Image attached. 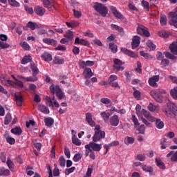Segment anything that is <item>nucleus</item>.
I'll return each instance as SVG.
<instances>
[{"label":"nucleus","mask_w":177,"mask_h":177,"mask_svg":"<svg viewBox=\"0 0 177 177\" xmlns=\"http://www.w3.org/2000/svg\"><path fill=\"white\" fill-rule=\"evenodd\" d=\"M145 118H147V121H149L150 122H156V127L158 129H162L164 128V122L162 121L161 119H156L154 116H152L150 113L145 109L142 111Z\"/></svg>","instance_id":"obj_1"},{"label":"nucleus","mask_w":177,"mask_h":177,"mask_svg":"<svg viewBox=\"0 0 177 177\" xmlns=\"http://www.w3.org/2000/svg\"><path fill=\"white\" fill-rule=\"evenodd\" d=\"M50 91L53 95L56 93V96L59 99V100H62V99H66V95L62 92V89H60V86L52 84L50 86Z\"/></svg>","instance_id":"obj_2"},{"label":"nucleus","mask_w":177,"mask_h":177,"mask_svg":"<svg viewBox=\"0 0 177 177\" xmlns=\"http://www.w3.org/2000/svg\"><path fill=\"white\" fill-rule=\"evenodd\" d=\"M12 78L15 82H12L10 80H6V81L1 80L2 84L4 85H6L7 86H10V85H12L13 86H15V88H21L23 86V82L19 79L16 78L14 75H12Z\"/></svg>","instance_id":"obj_3"},{"label":"nucleus","mask_w":177,"mask_h":177,"mask_svg":"<svg viewBox=\"0 0 177 177\" xmlns=\"http://www.w3.org/2000/svg\"><path fill=\"white\" fill-rule=\"evenodd\" d=\"M143 110L146 109H142V106L140 104H137L136 106V114H137L138 117L142 120L143 124H145L149 128H151V123L142 116L143 115V113L142 112Z\"/></svg>","instance_id":"obj_4"},{"label":"nucleus","mask_w":177,"mask_h":177,"mask_svg":"<svg viewBox=\"0 0 177 177\" xmlns=\"http://www.w3.org/2000/svg\"><path fill=\"white\" fill-rule=\"evenodd\" d=\"M94 9L96 12H98L102 17H106L109 13V10L107 7L100 3H95L94 5Z\"/></svg>","instance_id":"obj_5"},{"label":"nucleus","mask_w":177,"mask_h":177,"mask_svg":"<svg viewBox=\"0 0 177 177\" xmlns=\"http://www.w3.org/2000/svg\"><path fill=\"white\" fill-rule=\"evenodd\" d=\"M169 17L171 19L169 21V25L174 26V27L177 28V7L169 13Z\"/></svg>","instance_id":"obj_6"},{"label":"nucleus","mask_w":177,"mask_h":177,"mask_svg":"<svg viewBox=\"0 0 177 177\" xmlns=\"http://www.w3.org/2000/svg\"><path fill=\"white\" fill-rule=\"evenodd\" d=\"M45 100L46 104L49 106V107H60V104H59V102L57 100H56L55 96H53L52 98H50L49 96H46Z\"/></svg>","instance_id":"obj_7"},{"label":"nucleus","mask_w":177,"mask_h":177,"mask_svg":"<svg viewBox=\"0 0 177 177\" xmlns=\"http://www.w3.org/2000/svg\"><path fill=\"white\" fill-rule=\"evenodd\" d=\"M124 62L119 59H115L113 61V70L116 71H124Z\"/></svg>","instance_id":"obj_8"},{"label":"nucleus","mask_w":177,"mask_h":177,"mask_svg":"<svg viewBox=\"0 0 177 177\" xmlns=\"http://www.w3.org/2000/svg\"><path fill=\"white\" fill-rule=\"evenodd\" d=\"M158 81H160V75H153L149 79L148 84L150 86H152V88H158V84L157 83Z\"/></svg>","instance_id":"obj_9"},{"label":"nucleus","mask_w":177,"mask_h":177,"mask_svg":"<svg viewBox=\"0 0 177 177\" xmlns=\"http://www.w3.org/2000/svg\"><path fill=\"white\" fill-rule=\"evenodd\" d=\"M106 133L104 131H95L93 136V142H99L100 139H104Z\"/></svg>","instance_id":"obj_10"},{"label":"nucleus","mask_w":177,"mask_h":177,"mask_svg":"<svg viewBox=\"0 0 177 177\" xmlns=\"http://www.w3.org/2000/svg\"><path fill=\"white\" fill-rule=\"evenodd\" d=\"M137 32L139 35H143L144 37H150V32L146 29L143 26H139L137 28Z\"/></svg>","instance_id":"obj_11"},{"label":"nucleus","mask_w":177,"mask_h":177,"mask_svg":"<svg viewBox=\"0 0 177 177\" xmlns=\"http://www.w3.org/2000/svg\"><path fill=\"white\" fill-rule=\"evenodd\" d=\"M150 95L156 100V102L162 103V96L160 95V93L156 90L151 91Z\"/></svg>","instance_id":"obj_12"},{"label":"nucleus","mask_w":177,"mask_h":177,"mask_svg":"<svg viewBox=\"0 0 177 177\" xmlns=\"http://www.w3.org/2000/svg\"><path fill=\"white\" fill-rule=\"evenodd\" d=\"M109 122L112 127H118L120 124V117L117 115H113L110 118Z\"/></svg>","instance_id":"obj_13"},{"label":"nucleus","mask_w":177,"mask_h":177,"mask_svg":"<svg viewBox=\"0 0 177 177\" xmlns=\"http://www.w3.org/2000/svg\"><path fill=\"white\" fill-rule=\"evenodd\" d=\"M15 97L16 101V104L19 106V107H21L23 106V95L21 93L17 92L15 93Z\"/></svg>","instance_id":"obj_14"},{"label":"nucleus","mask_w":177,"mask_h":177,"mask_svg":"<svg viewBox=\"0 0 177 177\" xmlns=\"http://www.w3.org/2000/svg\"><path fill=\"white\" fill-rule=\"evenodd\" d=\"M121 53L129 56L130 57H133V59H136V57H138V55H136V53L131 50L127 49L126 48H122Z\"/></svg>","instance_id":"obj_15"},{"label":"nucleus","mask_w":177,"mask_h":177,"mask_svg":"<svg viewBox=\"0 0 177 177\" xmlns=\"http://www.w3.org/2000/svg\"><path fill=\"white\" fill-rule=\"evenodd\" d=\"M109 8L116 19H124V16L117 10V8L113 6H111Z\"/></svg>","instance_id":"obj_16"},{"label":"nucleus","mask_w":177,"mask_h":177,"mask_svg":"<svg viewBox=\"0 0 177 177\" xmlns=\"http://www.w3.org/2000/svg\"><path fill=\"white\" fill-rule=\"evenodd\" d=\"M18 78H19V80H22V81H26V82H35L36 81H38V77L37 75H32L28 77H25L21 75L18 76Z\"/></svg>","instance_id":"obj_17"},{"label":"nucleus","mask_w":177,"mask_h":177,"mask_svg":"<svg viewBox=\"0 0 177 177\" xmlns=\"http://www.w3.org/2000/svg\"><path fill=\"white\" fill-rule=\"evenodd\" d=\"M34 12L36 15H37V16L42 17L44 15H45V12H46V10H45L44 7L36 6L34 8Z\"/></svg>","instance_id":"obj_18"},{"label":"nucleus","mask_w":177,"mask_h":177,"mask_svg":"<svg viewBox=\"0 0 177 177\" xmlns=\"http://www.w3.org/2000/svg\"><path fill=\"white\" fill-rule=\"evenodd\" d=\"M140 45V37L134 36L131 42L132 49H136Z\"/></svg>","instance_id":"obj_19"},{"label":"nucleus","mask_w":177,"mask_h":177,"mask_svg":"<svg viewBox=\"0 0 177 177\" xmlns=\"http://www.w3.org/2000/svg\"><path fill=\"white\" fill-rule=\"evenodd\" d=\"M167 158H170V160L172 162L177 161V151H171L169 153L167 154Z\"/></svg>","instance_id":"obj_20"},{"label":"nucleus","mask_w":177,"mask_h":177,"mask_svg":"<svg viewBox=\"0 0 177 177\" xmlns=\"http://www.w3.org/2000/svg\"><path fill=\"white\" fill-rule=\"evenodd\" d=\"M43 42L44 44H46V45H51L52 46H56L57 45V41L50 38H44Z\"/></svg>","instance_id":"obj_21"},{"label":"nucleus","mask_w":177,"mask_h":177,"mask_svg":"<svg viewBox=\"0 0 177 177\" xmlns=\"http://www.w3.org/2000/svg\"><path fill=\"white\" fill-rule=\"evenodd\" d=\"M86 121L88 122V125H90V127H95V125H96V123L92 119V114L89 113L86 114Z\"/></svg>","instance_id":"obj_22"},{"label":"nucleus","mask_w":177,"mask_h":177,"mask_svg":"<svg viewBox=\"0 0 177 177\" xmlns=\"http://www.w3.org/2000/svg\"><path fill=\"white\" fill-rule=\"evenodd\" d=\"M30 68L32 72V75H38L39 73V69H38V67L35 65L34 62H30Z\"/></svg>","instance_id":"obj_23"},{"label":"nucleus","mask_w":177,"mask_h":177,"mask_svg":"<svg viewBox=\"0 0 177 177\" xmlns=\"http://www.w3.org/2000/svg\"><path fill=\"white\" fill-rule=\"evenodd\" d=\"M120 145V142L118 141H113L109 144H106L104 147L106 149V152L104 154H107V151L110 149L111 147H114V146H118Z\"/></svg>","instance_id":"obj_24"},{"label":"nucleus","mask_w":177,"mask_h":177,"mask_svg":"<svg viewBox=\"0 0 177 177\" xmlns=\"http://www.w3.org/2000/svg\"><path fill=\"white\" fill-rule=\"evenodd\" d=\"M91 148L94 151H100V150H102V144L91 142Z\"/></svg>","instance_id":"obj_25"},{"label":"nucleus","mask_w":177,"mask_h":177,"mask_svg":"<svg viewBox=\"0 0 177 177\" xmlns=\"http://www.w3.org/2000/svg\"><path fill=\"white\" fill-rule=\"evenodd\" d=\"M169 49L173 53V55H176L177 56V41H174L170 46Z\"/></svg>","instance_id":"obj_26"},{"label":"nucleus","mask_w":177,"mask_h":177,"mask_svg":"<svg viewBox=\"0 0 177 177\" xmlns=\"http://www.w3.org/2000/svg\"><path fill=\"white\" fill-rule=\"evenodd\" d=\"M41 59L45 62H52V55L48 53H44L41 55Z\"/></svg>","instance_id":"obj_27"},{"label":"nucleus","mask_w":177,"mask_h":177,"mask_svg":"<svg viewBox=\"0 0 177 177\" xmlns=\"http://www.w3.org/2000/svg\"><path fill=\"white\" fill-rule=\"evenodd\" d=\"M67 27L68 28H75V27H78L80 26V23L77 21H71V22L66 23Z\"/></svg>","instance_id":"obj_28"},{"label":"nucleus","mask_w":177,"mask_h":177,"mask_svg":"<svg viewBox=\"0 0 177 177\" xmlns=\"http://www.w3.org/2000/svg\"><path fill=\"white\" fill-rule=\"evenodd\" d=\"M84 78H91V77H93V73H92V69L89 68L84 69Z\"/></svg>","instance_id":"obj_29"},{"label":"nucleus","mask_w":177,"mask_h":177,"mask_svg":"<svg viewBox=\"0 0 177 177\" xmlns=\"http://www.w3.org/2000/svg\"><path fill=\"white\" fill-rule=\"evenodd\" d=\"M32 57L30 55H26L21 61V64H27V63H32Z\"/></svg>","instance_id":"obj_30"},{"label":"nucleus","mask_w":177,"mask_h":177,"mask_svg":"<svg viewBox=\"0 0 177 177\" xmlns=\"http://www.w3.org/2000/svg\"><path fill=\"white\" fill-rule=\"evenodd\" d=\"M10 175V171L5 167L0 169V176H9Z\"/></svg>","instance_id":"obj_31"},{"label":"nucleus","mask_w":177,"mask_h":177,"mask_svg":"<svg viewBox=\"0 0 177 177\" xmlns=\"http://www.w3.org/2000/svg\"><path fill=\"white\" fill-rule=\"evenodd\" d=\"M148 109L149 111H151L152 113L154 111H160V106L158 105H154L151 103L149 104Z\"/></svg>","instance_id":"obj_32"},{"label":"nucleus","mask_w":177,"mask_h":177,"mask_svg":"<svg viewBox=\"0 0 177 177\" xmlns=\"http://www.w3.org/2000/svg\"><path fill=\"white\" fill-rule=\"evenodd\" d=\"M44 122H45L46 127H52V125H53V122H55V121L52 118H46L44 119Z\"/></svg>","instance_id":"obj_33"},{"label":"nucleus","mask_w":177,"mask_h":177,"mask_svg":"<svg viewBox=\"0 0 177 177\" xmlns=\"http://www.w3.org/2000/svg\"><path fill=\"white\" fill-rule=\"evenodd\" d=\"M156 165H158L160 168V169H165V165L164 164V162H162V160H161V159L156 158Z\"/></svg>","instance_id":"obj_34"},{"label":"nucleus","mask_w":177,"mask_h":177,"mask_svg":"<svg viewBox=\"0 0 177 177\" xmlns=\"http://www.w3.org/2000/svg\"><path fill=\"white\" fill-rule=\"evenodd\" d=\"M10 121H12V115L10 114V113H8L5 116L4 124L9 125Z\"/></svg>","instance_id":"obj_35"},{"label":"nucleus","mask_w":177,"mask_h":177,"mask_svg":"<svg viewBox=\"0 0 177 177\" xmlns=\"http://www.w3.org/2000/svg\"><path fill=\"white\" fill-rule=\"evenodd\" d=\"M39 110L44 114H49V109L45 105H39Z\"/></svg>","instance_id":"obj_36"},{"label":"nucleus","mask_w":177,"mask_h":177,"mask_svg":"<svg viewBox=\"0 0 177 177\" xmlns=\"http://www.w3.org/2000/svg\"><path fill=\"white\" fill-rule=\"evenodd\" d=\"M12 133H14V135H21V132L23 131L21 130V128L19 127H16L15 128L11 129Z\"/></svg>","instance_id":"obj_37"},{"label":"nucleus","mask_w":177,"mask_h":177,"mask_svg":"<svg viewBox=\"0 0 177 177\" xmlns=\"http://www.w3.org/2000/svg\"><path fill=\"white\" fill-rule=\"evenodd\" d=\"M100 115L104 122H109V118H110V113H107L106 112H102L100 113Z\"/></svg>","instance_id":"obj_38"},{"label":"nucleus","mask_w":177,"mask_h":177,"mask_svg":"<svg viewBox=\"0 0 177 177\" xmlns=\"http://www.w3.org/2000/svg\"><path fill=\"white\" fill-rule=\"evenodd\" d=\"M167 106H169L170 111L174 114V115H177V107L174 104H168Z\"/></svg>","instance_id":"obj_39"},{"label":"nucleus","mask_w":177,"mask_h":177,"mask_svg":"<svg viewBox=\"0 0 177 177\" xmlns=\"http://www.w3.org/2000/svg\"><path fill=\"white\" fill-rule=\"evenodd\" d=\"M159 37H162V38H168L169 36V33L165 30H160L158 32Z\"/></svg>","instance_id":"obj_40"},{"label":"nucleus","mask_w":177,"mask_h":177,"mask_svg":"<svg viewBox=\"0 0 177 177\" xmlns=\"http://www.w3.org/2000/svg\"><path fill=\"white\" fill-rule=\"evenodd\" d=\"M92 172H93V167L92 166H88L86 174L84 176V177L92 176Z\"/></svg>","instance_id":"obj_41"},{"label":"nucleus","mask_w":177,"mask_h":177,"mask_svg":"<svg viewBox=\"0 0 177 177\" xmlns=\"http://www.w3.org/2000/svg\"><path fill=\"white\" fill-rule=\"evenodd\" d=\"M19 44L21 46V48L24 49V50H30L31 49V47L29 44H27L26 41H22Z\"/></svg>","instance_id":"obj_42"},{"label":"nucleus","mask_w":177,"mask_h":177,"mask_svg":"<svg viewBox=\"0 0 177 177\" xmlns=\"http://www.w3.org/2000/svg\"><path fill=\"white\" fill-rule=\"evenodd\" d=\"M72 143L76 146H81V140L78 139L75 136L72 137Z\"/></svg>","instance_id":"obj_43"},{"label":"nucleus","mask_w":177,"mask_h":177,"mask_svg":"<svg viewBox=\"0 0 177 177\" xmlns=\"http://www.w3.org/2000/svg\"><path fill=\"white\" fill-rule=\"evenodd\" d=\"M170 94L172 96L173 99L177 100V86L174 87L171 90Z\"/></svg>","instance_id":"obj_44"},{"label":"nucleus","mask_w":177,"mask_h":177,"mask_svg":"<svg viewBox=\"0 0 177 177\" xmlns=\"http://www.w3.org/2000/svg\"><path fill=\"white\" fill-rule=\"evenodd\" d=\"M64 37L68 40L73 41V32L71 30H68V32H66V34L64 35Z\"/></svg>","instance_id":"obj_45"},{"label":"nucleus","mask_w":177,"mask_h":177,"mask_svg":"<svg viewBox=\"0 0 177 177\" xmlns=\"http://www.w3.org/2000/svg\"><path fill=\"white\" fill-rule=\"evenodd\" d=\"M135 142V138L133 137H127L124 139L125 145H132Z\"/></svg>","instance_id":"obj_46"},{"label":"nucleus","mask_w":177,"mask_h":177,"mask_svg":"<svg viewBox=\"0 0 177 177\" xmlns=\"http://www.w3.org/2000/svg\"><path fill=\"white\" fill-rule=\"evenodd\" d=\"M54 64H64V59H61L59 57H55L53 61Z\"/></svg>","instance_id":"obj_47"},{"label":"nucleus","mask_w":177,"mask_h":177,"mask_svg":"<svg viewBox=\"0 0 177 177\" xmlns=\"http://www.w3.org/2000/svg\"><path fill=\"white\" fill-rule=\"evenodd\" d=\"M118 80V77L115 75H111L109 76V78L108 80L109 84H113L114 81H117Z\"/></svg>","instance_id":"obj_48"},{"label":"nucleus","mask_w":177,"mask_h":177,"mask_svg":"<svg viewBox=\"0 0 177 177\" xmlns=\"http://www.w3.org/2000/svg\"><path fill=\"white\" fill-rule=\"evenodd\" d=\"M141 3H142V6L144 8V9L147 12H149V2L146 1L145 0H142Z\"/></svg>","instance_id":"obj_49"},{"label":"nucleus","mask_w":177,"mask_h":177,"mask_svg":"<svg viewBox=\"0 0 177 177\" xmlns=\"http://www.w3.org/2000/svg\"><path fill=\"white\" fill-rule=\"evenodd\" d=\"M147 46L148 48H149V49H151V50H154V49L156 48V45L151 40H148L147 41Z\"/></svg>","instance_id":"obj_50"},{"label":"nucleus","mask_w":177,"mask_h":177,"mask_svg":"<svg viewBox=\"0 0 177 177\" xmlns=\"http://www.w3.org/2000/svg\"><path fill=\"white\" fill-rule=\"evenodd\" d=\"M28 27H29L30 29L34 30L37 27H38V25H37L36 23L29 21L27 24Z\"/></svg>","instance_id":"obj_51"},{"label":"nucleus","mask_w":177,"mask_h":177,"mask_svg":"<svg viewBox=\"0 0 177 177\" xmlns=\"http://www.w3.org/2000/svg\"><path fill=\"white\" fill-rule=\"evenodd\" d=\"M109 49H111V52L113 53H116L117 52V45L114 43H110L109 44Z\"/></svg>","instance_id":"obj_52"},{"label":"nucleus","mask_w":177,"mask_h":177,"mask_svg":"<svg viewBox=\"0 0 177 177\" xmlns=\"http://www.w3.org/2000/svg\"><path fill=\"white\" fill-rule=\"evenodd\" d=\"M142 168L143 171H145V172H153V167L150 166H146V165H142Z\"/></svg>","instance_id":"obj_53"},{"label":"nucleus","mask_w":177,"mask_h":177,"mask_svg":"<svg viewBox=\"0 0 177 177\" xmlns=\"http://www.w3.org/2000/svg\"><path fill=\"white\" fill-rule=\"evenodd\" d=\"M43 2V5H44L45 8H48V9H50L52 8V3L49 0H41Z\"/></svg>","instance_id":"obj_54"},{"label":"nucleus","mask_w":177,"mask_h":177,"mask_svg":"<svg viewBox=\"0 0 177 177\" xmlns=\"http://www.w3.org/2000/svg\"><path fill=\"white\" fill-rule=\"evenodd\" d=\"M8 2L11 6H15V8H19V6H20V3L16 0H8Z\"/></svg>","instance_id":"obj_55"},{"label":"nucleus","mask_w":177,"mask_h":177,"mask_svg":"<svg viewBox=\"0 0 177 177\" xmlns=\"http://www.w3.org/2000/svg\"><path fill=\"white\" fill-rule=\"evenodd\" d=\"M131 120L135 125V127H139V120H138V118L135 115H132Z\"/></svg>","instance_id":"obj_56"},{"label":"nucleus","mask_w":177,"mask_h":177,"mask_svg":"<svg viewBox=\"0 0 177 177\" xmlns=\"http://www.w3.org/2000/svg\"><path fill=\"white\" fill-rule=\"evenodd\" d=\"M81 158H82V154L76 153L73 157V161L75 162H78V161H80V160H81Z\"/></svg>","instance_id":"obj_57"},{"label":"nucleus","mask_w":177,"mask_h":177,"mask_svg":"<svg viewBox=\"0 0 177 177\" xmlns=\"http://www.w3.org/2000/svg\"><path fill=\"white\" fill-rule=\"evenodd\" d=\"M167 16L162 15L160 17V24H161V26H167Z\"/></svg>","instance_id":"obj_58"},{"label":"nucleus","mask_w":177,"mask_h":177,"mask_svg":"<svg viewBox=\"0 0 177 177\" xmlns=\"http://www.w3.org/2000/svg\"><path fill=\"white\" fill-rule=\"evenodd\" d=\"M167 138H164L163 140L160 142V148L164 150L167 149Z\"/></svg>","instance_id":"obj_59"},{"label":"nucleus","mask_w":177,"mask_h":177,"mask_svg":"<svg viewBox=\"0 0 177 177\" xmlns=\"http://www.w3.org/2000/svg\"><path fill=\"white\" fill-rule=\"evenodd\" d=\"M59 162L61 167H66V159H64V157H59Z\"/></svg>","instance_id":"obj_60"},{"label":"nucleus","mask_w":177,"mask_h":177,"mask_svg":"<svg viewBox=\"0 0 177 177\" xmlns=\"http://www.w3.org/2000/svg\"><path fill=\"white\" fill-rule=\"evenodd\" d=\"M6 142L10 145H15V143H16V140L12 137H7Z\"/></svg>","instance_id":"obj_61"},{"label":"nucleus","mask_w":177,"mask_h":177,"mask_svg":"<svg viewBox=\"0 0 177 177\" xmlns=\"http://www.w3.org/2000/svg\"><path fill=\"white\" fill-rule=\"evenodd\" d=\"M136 160H138V161H145V160H146V155L139 154L137 156Z\"/></svg>","instance_id":"obj_62"},{"label":"nucleus","mask_w":177,"mask_h":177,"mask_svg":"<svg viewBox=\"0 0 177 177\" xmlns=\"http://www.w3.org/2000/svg\"><path fill=\"white\" fill-rule=\"evenodd\" d=\"M73 14L75 17H76L77 19H80V17L82 16V12H81V11H78L75 10H73Z\"/></svg>","instance_id":"obj_63"},{"label":"nucleus","mask_w":177,"mask_h":177,"mask_svg":"<svg viewBox=\"0 0 177 177\" xmlns=\"http://www.w3.org/2000/svg\"><path fill=\"white\" fill-rule=\"evenodd\" d=\"M138 131H139L138 133L143 135L145 131V124H141L138 129Z\"/></svg>","instance_id":"obj_64"}]
</instances>
